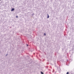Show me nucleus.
Masks as SVG:
<instances>
[{
	"label": "nucleus",
	"mask_w": 74,
	"mask_h": 74,
	"mask_svg": "<svg viewBox=\"0 0 74 74\" xmlns=\"http://www.w3.org/2000/svg\"><path fill=\"white\" fill-rule=\"evenodd\" d=\"M14 8H12L11 10V11H14Z\"/></svg>",
	"instance_id": "nucleus-1"
},
{
	"label": "nucleus",
	"mask_w": 74,
	"mask_h": 74,
	"mask_svg": "<svg viewBox=\"0 0 74 74\" xmlns=\"http://www.w3.org/2000/svg\"><path fill=\"white\" fill-rule=\"evenodd\" d=\"M49 18V16L48 14H47V18Z\"/></svg>",
	"instance_id": "nucleus-2"
},
{
	"label": "nucleus",
	"mask_w": 74,
	"mask_h": 74,
	"mask_svg": "<svg viewBox=\"0 0 74 74\" xmlns=\"http://www.w3.org/2000/svg\"><path fill=\"white\" fill-rule=\"evenodd\" d=\"M41 74H44V73H43V72H41Z\"/></svg>",
	"instance_id": "nucleus-3"
},
{
	"label": "nucleus",
	"mask_w": 74,
	"mask_h": 74,
	"mask_svg": "<svg viewBox=\"0 0 74 74\" xmlns=\"http://www.w3.org/2000/svg\"><path fill=\"white\" fill-rule=\"evenodd\" d=\"M44 36H46V34L45 33L44 34Z\"/></svg>",
	"instance_id": "nucleus-4"
},
{
	"label": "nucleus",
	"mask_w": 74,
	"mask_h": 74,
	"mask_svg": "<svg viewBox=\"0 0 74 74\" xmlns=\"http://www.w3.org/2000/svg\"><path fill=\"white\" fill-rule=\"evenodd\" d=\"M69 72H67V73H66V74H69Z\"/></svg>",
	"instance_id": "nucleus-5"
},
{
	"label": "nucleus",
	"mask_w": 74,
	"mask_h": 74,
	"mask_svg": "<svg viewBox=\"0 0 74 74\" xmlns=\"http://www.w3.org/2000/svg\"><path fill=\"white\" fill-rule=\"evenodd\" d=\"M16 18H18V16H16Z\"/></svg>",
	"instance_id": "nucleus-6"
},
{
	"label": "nucleus",
	"mask_w": 74,
	"mask_h": 74,
	"mask_svg": "<svg viewBox=\"0 0 74 74\" xmlns=\"http://www.w3.org/2000/svg\"><path fill=\"white\" fill-rule=\"evenodd\" d=\"M27 46H28V45H27Z\"/></svg>",
	"instance_id": "nucleus-7"
},
{
	"label": "nucleus",
	"mask_w": 74,
	"mask_h": 74,
	"mask_svg": "<svg viewBox=\"0 0 74 74\" xmlns=\"http://www.w3.org/2000/svg\"><path fill=\"white\" fill-rule=\"evenodd\" d=\"M1 0H0V1Z\"/></svg>",
	"instance_id": "nucleus-8"
}]
</instances>
